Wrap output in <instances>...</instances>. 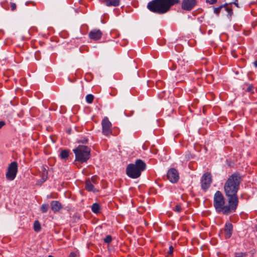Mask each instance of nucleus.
<instances>
[{
    "instance_id": "1",
    "label": "nucleus",
    "mask_w": 257,
    "mask_h": 257,
    "mask_svg": "<svg viewBox=\"0 0 257 257\" xmlns=\"http://www.w3.org/2000/svg\"><path fill=\"white\" fill-rule=\"evenodd\" d=\"M228 204H226L225 199L223 194L220 191H217L213 197V206L216 212L225 215H228L235 212L238 206L236 202H229L227 197Z\"/></svg>"
},
{
    "instance_id": "2",
    "label": "nucleus",
    "mask_w": 257,
    "mask_h": 257,
    "mask_svg": "<svg viewBox=\"0 0 257 257\" xmlns=\"http://www.w3.org/2000/svg\"><path fill=\"white\" fill-rule=\"evenodd\" d=\"M241 177L240 174L234 173L227 180L224 186L225 195L229 198V202L238 204V198L237 192L239 189Z\"/></svg>"
},
{
    "instance_id": "3",
    "label": "nucleus",
    "mask_w": 257,
    "mask_h": 257,
    "mask_svg": "<svg viewBox=\"0 0 257 257\" xmlns=\"http://www.w3.org/2000/svg\"><path fill=\"white\" fill-rule=\"evenodd\" d=\"M180 3V0H152L148 3L147 8L154 13L161 15L169 12L172 6Z\"/></svg>"
},
{
    "instance_id": "4",
    "label": "nucleus",
    "mask_w": 257,
    "mask_h": 257,
    "mask_svg": "<svg viewBox=\"0 0 257 257\" xmlns=\"http://www.w3.org/2000/svg\"><path fill=\"white\" fill-rule=\"evenodd\" d=\"M146 168V163L142 160L138 159L135 164H130L127 165L126 174L129 177L136 179L141 176L142 172L144 171Z\"/></svg>"
},
{
    "instance_id": "5",
    "label": "nucleus",
    "mask_w": 257,
    "mask_h": 257,
    "mask_svg": "<svg viewBox=\"0 0 257 257\" xmlns=\"http://www.w3.org/2000/svg\"><path fill=\"white\" fill-rule=\"evenodd\" d=\"M73 151L75 155V161L81 163L86 162L90 158V149L87 146L79 145Z\"/></svg>"
},
{
    "instance_id": "6",
    "label": "nucleus",
    "mask_w": 257,
    "mask_h": 257,
    "mask_svg": "<svg viewBox=\"0 0 257 257\" xmlns=\"http://www.w3.org/2000/svg\"><path fill=\"white\" fill-rule=\"evenodd\" d=\"M18 165L17 162H12L8 166L6 174V179L8 181L14 180L18 173Z\"/></svg>"
},
{
    "instance_id": "7",
    "label": "nucleus",
    "mask_w": 257,
    "mask_h": 257,
    "mask_svg": "<svg viewBox=\"0 0 257 257\" xmlns=\"http://www.w3.org/2000/svg\"><path fill=\"white\" fill-rule=\"evenodd\" d=\"M212 182L211 175L209 172L204 173L201 178V188L204 191H206L210 186Z\"/></svg>"
},
{
    "instance_id": "8",
    "label": "nucleus",
    "mask_w": 257,
    "mask_h": 257,
    "mask_svg": "<svg viewBox=\"0 0 257 257\" xmlns=\"http://www.w3.org/2000/svg\"><path fill=\"white\" fill-rule=\"evenodd\" d=\"M168 179L172 183L178 182L179 179V175L178 171L175 168L170 169L167 174Z\"/></svg>"
},
{
    "instance_id": "9",
    "label": "nucleus",
    "mask_w": 257,
    "mask_h": 257,
    "mask_svg": "<svg viewBox=\"0 0 257 257\" xmlns=\"http://www.w3.org/2000/svg\"><path fill=\"white\" fill-rule=\"evenodd\" d=\"M196 0H182L181 8L186 11H191L197 5Z\"/></svg>"
},
{
    "instance_id": "10",
    "label": "nucleus",
    "mask_w": 257,
    "mask_h": 257,
    "mask_svg": "<svg viewBox=\"0 0 257 257\" xmlns=\"http://www.w3.org/2000/svg\"><path fill=\"white\" fill-rule=\"evenodd\" d=\"M101 124L103 134L105 136L109 135L111 133L110 129L111 123L107 117H105L103 119Z\"/></svg>"
},
{
    "instance_id": "11",
    "label": "nucleus",
    "mask_w": 257,
    "mask_h": 257,
    "mask_svg": "<svg viewBox=\"0 0 257 257\" xmlns=\"http://www.w3.org/2000/svg\"><path fill=\"white\" fill-rule=\"evenodd\" d=\"M102 35L100 30L94 29L89 33L88 36L91 39L98 40L101 38Z\"/></svg>"
},
{
    "instance_id": "12",
    "label": "nucleus",
    "mask_w": 257,
    "mask_h": 257,
    "mask_svg": "<svg viewBox=\"0 0 257 257\" xmlns=\"http://www.w3.org/2000/svg\"><path fill=\"white\" fill-rule=\"evenodd\" d=\"M233 226L231 223L226 222L225 225L224 231L225 232V237L229 238L232 235Z\"/></svg>"
},
{
    "instance_id": "13",
    "label": "nucleus",
    "mask_w": 257,
    "mask_h": 257,
    "mask_svg": "<svg viewBox=\"0 0 257 257\" xmlns=\"http://www.w3.org/2000/svg\"><path fill=\"white\" fill-rule=\"evenodd\" d=\"M51 207L54 212H59L62 208L61 204L58 201H52L51 203Z\"/></svg>"
},
{
    "instance_id": "14",
    "label": "nucleus",
    "mask_w": 257,
    "mask_h": 257,
    "mask_svg": "<svg viewBox=\"0 0 257 257\" xmlns=\"http://www.w3.org/2000/svg\"><path fill=\"white\" fill-rule=\"evenodd\" d=\"M103 4L107 7H117L119 5V0H104Z\"/></svg>"
},
{
    "instance_id": "15",
    "label": "nucleus",
    "mask_w": 257,
    "mask_h": 257,
    "mask_svg": "<svg viewBox=\"0 0 257 257\" xmlns=\"http://www.w3.org/2000/svg\"><path fill=\"white\" fill-rule=\"evenodd\" d=\"M223 8L227 12L226 17L229 20H231V17L233 15L232 9L231 6L229 4H227V5L223 7Z\"/></svg>"
},
{
    "instance_id": "16",
    "label": "nucleus",
    "mask_w": 257,
    "mask_h": 257,
    "mask_svg": "<svg viewBox=\"0 0 257 257\" xmlns=\"http://www.w3.org/2000/svg\"><path fill=\"white\" fill-rule=\"evenodd\" d=\"M86 190L88 191H92L94 192V187L93 184L91 183L89 179H88L85 181V187Z\"/></svg>"
},
{
    "instance_id": "17",
    "label": "nucleus",
    "mask_w": 257,
    "mask_h": 257,
    "mask_svg": "<svg viewBox=\"0 0 257 257\" xmlns=\"http://www.w3.org/2000/svg\"><path fill=\"white\" fill-rule=\"evenodd\" d=\"M100 206L97 203H93L91 206V210L94 213H98L100 212Z\"/></svg>"
},
{
    "instance_id": "18",
    "label": "nucleus",
    "mask_w": 257,
    "mask_h": 257,
    "mask_svg": "<svg viewBox=\"0 0 257 257\" xmlns=\"http://www.w3.org/2000/svg\"><path fill=\"white\" fill-rule=\"evenodd\" d=\"M59 156L61 159H66L69 157V151L67 150H62Z\"/></svg>"
},
{
    "instance_id": "19",
    "label": "nucleus",
    "mask_w": 257,
    "mask_h": 257,
    "mask_svg": "<svg viewBox=\"0 0 257 257\" xmlns=\"http://www.w3.org/2000/svg\"><path fill=\"white\" fill-rule=\"evenodd\" d=\"M41 229V226L38 220H36L34 223V230L35 231L38 232Z\"/></svg>"
},
{
    "instance_id": "20",
    "label": "nucleus",
    "mask_w": 257,
    "mask_h": 257,
    "mask_svg": "<svg viewBox=\"0 0 257 257\" xmlns=\"http://www.w3.org/2000/svg\"><path fill=\"white\" fill-rule=\"evenodd\" d=\"M227 5V3H225L224 5L220 6L218 8H214V13L216 14L217 16H218L220 12H221V9L223 8V7Z\"/></svg>"
},
{
    "instance_id": "21",
    "label": "nucleus",
    "mask_w": 257,
    "mask_h": 257,
    "mask_svg": "<svg viewBox=\"0 0 257 257\" xmlns=\"http://www.w3.org/2000/svg\"><path fill=\"white\" fill-rule=\"evenodd\" d=\"M49 208V205L48 204H43L41 205L40 210L43 213H46L48 211V209Z\"/></svg>"
},
{
    "instance_id": "22",
    "label": "nucleus",
    "mask_w": 257,
    "mask_h": 257,
    "mask_svg": "<svg viewBox=\"0 0 257 257\" xmlns=\"http://www.w3.org/2000/svg\"><path fill=\"white\" fill-rule=\"evenodd\" d=\"M94 99V96L92 94H87L86 96V101L88 103H91Z\"/></svg>"
},
{
    "instance_id": "23",
    "label": "nucleus",
    "mask_w": 257,
    "mask_h": 257,
    "mask_svg": "<svg viewBox=\"0 0 257 257\" xmlns=\"http://www.w3.org/2000/svg\"><path fill=\"white\" fill-rule=\"evenodd\" d=\"M104 242L106 243H109L112 241V238L111 235H108L104 238Z\"/></svg>"
},
{
    "instance_id": "24",
    "label": "nucleus",
    "mask_w": 257,
    "mask_h": 257,
    "mask_svg": "<svg viewBox=\"0 0 257 257\" xmlns=\"http://www.w3.org/2000/svg\"><path fill=\"white\" fill-rule=\"evenodd\" d=\"M48 178V172L45 173H42V180L43 182H44Z\"/></svg>"
},
{
    "instance_id": "25",
    "label": "nucleus",
    "mask_w": 257,
    "mask_h": 257,
    "mask_svg": "<svg viewBox=\"0 0 257 257\" xmlns=\"http://www.w3.org/2000/svg\"><path fill=\"white\" fill-rule=\"evenodd\" d=\"M173 210L176 212L179 213L182 210V207L180 205L177 204L175 206V207L173 209Z\"/></svg>"
},
{
    "instance_id": "26",
    "label": "nucleus",
    "mask_w": 257,
    "mask_h": 257,
    "mask_svg": "<svg viewBox=\"0 0 257 257\" xmlns=\"http://www.w3.org/2000/svg\"><path fill=\"white\" fill-rule=\"evenodd\" d=\"M246 91L253 93L254 92L253 91V87L252 85H250L246 89Z\"/></svg>"
},
{
    "instance_id": "27",
    "label": "nucleus",
    "mask_w": 257,
    "mask_h": 257,
    "mask_svg": "<svg viewBox=\"0 0 257 257\" xmlns=\"http://www.w3.org/2000/svg\"><path fill=\"white\" fill-rule=\"evenodd\" d=\"M10 5H11V10L12 11H14L16 10L17 5L15 3H11Z\"/></svg>"
},
{
    "instance_id": "28",
    "label": "nucleus",
    "mask_w": 257,
    "mask_h": 257,
    "mask_svg": "<svg viewBox=\"0 0 257 257\" xmlns=\"http://www.w3.org/2000/svg\"><path fill=\"white\" fill-rule=\"evenodd\" d=\"M40 52L39 51H36L35 53V59L37 60H39L40 59Z\"/></svg>"
},
{
    "instance_id": "29",
    "label": "nucleus",
    "mask_w": 257,
    "mask_h": 257,
    "mask_svg": "<svg viewBox=\"0 0 257 257\" xmlns=\"http://www.w3.org/2000/svg\"><path fill=\"white\" fill-rule=\"evenodd\" d=\"M217 0H206V3L210 5H213L217 2Z\"/></svg>"
},
{
    "instance_id": "30",
    "label": "nucleus",
    "mask_w": 257,
    "mask_h": 257,
    "mask_svg": "<svg viewBox=\"0 0 257 257\" xmlns=\"http://www.w3.org/2000/svg\"><path fill=\"white\" fill-rule=\"evenodd\" d=\"M97 180V177L96 176H93L91 178V182H92L93 183H95Z\"/></svg>"
},
{
    "instance_id": "31",
    "label": "nucleus",
    "mask_w": 257,
    "mask_h": 257,
    "mask_svg": "<svg viewBox=\"0 0 257 257\" xmlns=\"http://www.w3.org/2000/svg\"><path fill=\"white\" fill-rule=\"evenodd\" d=\"M78 142L79 143H82V144H87L88 142V139H84L83 140H81L78 141Z\"/></svg>"
},
{
    "instance_id": "32",
    "label": "nucleus",
    "mask_w": 257,
    "mask_h": 257,
    "mask_svg": "<svg viewBox=\"0 0 257 257\" xmlns=\"http://www.w3.org/2000/svg\"><path fill=\"white\" fill-rule=\"evenodd\" d=\"M232 4H234L236 7L239 8L238 4L237 3V0H234V2L230 3L229 4L231 6Z\"/></svg>"
},
{
    "instance_id": "33",
    "label": "nucleus",
    "mask_w": 257,
    "mask_h": 257,
    "mask_svg": "<svg viewBox=\"0 0 257 257\" xmlns=\"http://www.w3.org/2000/svg\"><path fill=\"white\" fill-rule=\"evenodd\" d=\"M173 247L172 245H171L169 247V250L168 251V253L169 254H172L173 253Z\"/></svg>"
},
{
    "instance_id": "34",
    "label": "nucleus",
    "mask_w": 257,
    "mask_h": 257,
    "mask_svg": "<svg viewBox=\"0 0 257 257\" xmlns=\"http://www.w3.org/2000/svg\"><path fill=\"white\" fill-rule=\"evenodd\" d=\"M41 171L42 172V173H45V172H48L46 169V167L44 166H42Z\"/></svg>"
},
{
    "instance_id": "35",
    "label": "nucleus",
    "mask_w": 257,
    "mask_h": 257,
    "mask_svg": "<svg viewBox=\"0 0 257 257\" xmlns=\"http://www.w3.org/2000/svg\"><path fill=\"white\" fill-rule=\"evenodd\" d=\"M6 123L4 121H0V129L5 125Z\"/></svg>"
},
{
    "instance_id": "36",
    "label": "nucleus",
    "mask_w": 257,
    "mask_h": 257,
    "mask_svg": "<svg viewBox=\"0 0 257 257\" xmlns=\"http://www.w3.org/2000/svg\"><path fill=\"white\" fill-rule=\"evenodd\" d=\"M69 257H76V254L75 252H72L69 254Z\"/></svg>"
},
{
    "instance_id": "37",
    "label": "nucleus",
    "mask_w": 257,
    "mask_h": 257,
    "mask_svg": "<svg viewBox=\"0 0 257 257\" xmlns=\"http://www.w3.org/2000/svg\"><path fill=\"white\" fill-rule=\"evenodd\" d=\"M254 66L257 67V60L254 62Z\"/></svg>"
},
{
    "instance_id": "38",
    "label": "nucleus",
    "mask_w": 257,
    "mask_h": 257,
    "mask_svg": "<svg viewBox=\"0 0 257 257\" xmlns=\"http://www.w3.org/2000/svg\"><path fill=\"white\" fill-rule=\"evenodd\" d=\"M48 257H53V256L52 255H50L48 256Z\"/></svg>"
}]
</instances>
